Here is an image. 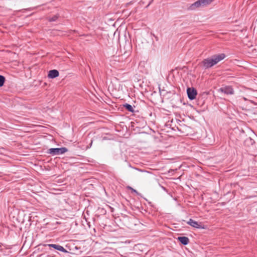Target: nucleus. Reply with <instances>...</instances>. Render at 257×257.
Here are the masks:
<instances>
[{
    "label": "nucleus",
    "mask_w": 257,
    "mask_h": 257,
    "mask_svg": "<svg viewBox=\"0 0 257 257\" xmlns=\"http://www.w3.org/2000/svg\"><path fill=\"white\" fill-rule=\"evenodd\" d=\"M225 55L223 53L214 55L210 57L204 59L200 63V65L204 69H207L214 66L218 62L224 59Z\"/></svg>",
    "instance_id": "nucleus-1"
},
{
    "label": "nucleus",
    "mask_w": 257,
    "mask_h": 257,
    "mask_svg": "<svg viewBox=\"0 0 257 257\" xmlns=\"http://www.w3.org/2000/svg\"><path fill=\"white\" fill-rule=\"evenodd\" d=\"M68 151L66 148L62 147L60 148H51L47 150V153L52 156L59 155L64 154Z\"/></svg>",
    "instance_id": "nucleus-2"
},
{
    "label": "nucleus",
    "mask_w": 257,
    "mask_h": 257,
    "mask_svg": "<svg viewBox=\"0 0 257 257\" xmlns=\"http://www.w3.org/2000/svg\"><path fill=\"white\" fill-rule=\"evenodd\" d=\"M218 92L223 93L227 95H232L234 91L233 88L231 86H225L222 87L217 90Z\"/></svg>",
    "instance_id": "nucleus-3"
},
{
    "label": "nucleus",
    "mask_w": 257,
    "mask_h": 257,
    "mask_svg": "<svg viewBox=\"0 0 257 257\" xmlns=\"http://www.w3.org/2000/svg\"><path fill=\"white\" fill-rule=\"evenodd\" d=\"M187 93L189 99L193 100L197 94V90L193 87H188L187 89Z\"/></svg>",
    "instance_id": "nucleus-4"
},
{
    "label": "nucleus",
    "mask_w": 257,
    "mask_h": 257,
    "mask_svg": "<svg viewBox=\"0 0 257 257\" xmlns=\"http://www.w3.org/2000/svg\"><path fill=\"white\" fill-rule=\"evenodd\" d=\"M187 224L196 228H204V227L202 226L200 223H199L192 219H190L187 222Z\"/></svg>",
    "instance_id": "nucleus-5"
},
{
    "label": "nucleus",
    "mask_w": 257,
    "mask_h": 257,
    "mask_svg": "<svg viewBox=\"0 0 257 257\" xmlns=\"http://www.w3.org/2000/svg\"><path fill=\"white\" fill-rule=\"evenodd\" d=\"M201 6H204L205 5H204L202 0H198L190 6V9L192 10H195L196 8H199Z\"/></svg>",
    "instance_id": "nucleus-6"
},
{
    "label": "nucleus",
    "mask_w": 257,
    "mask_h": 257,
    "mask_svg": "<svg viewBox=\"0 0 257 257\" xmlns=\"http://www.w3.org/2000/svg\"><path fill=\"white\" fill-rule=\"evenodd\" d=\"M48 76L50 78H55L59 76V72L55 69L51 70L49 71Z\"/></svg>",
    "instance_id": "nucleus-7"
},
{
    "label": "nucleus",
    "mask_w": 257,
    "mask_h": 257,
    "mask_svg": "<svg viewBox=\"0 0 257 257\" xmlns=\"http://www.w3.org/2000/svg\"><path fill=\"white\" fill-rule=\"evenodd\" d=\"M178 240L183 245H187L189 242V238L186 236H179Z\"/></svg>",
    "instance_id": "nucleus-8"
},
{
    "label": "nucleus",
    "mask_w": 257,
    "mask_h": 257,
    "mask_svg": "<svg viewBox=\"0 0 257 257\" xmlns=\"http://www.w3.org/2000/svg\"><path fill=\"white\" fill-rule=\"evenodd\" d=\"M123 107L128 111L131 112H134V109L133 107L130 104L125 103L123 104Z\"/></svg>",
    "instance_id": "nucleus-9"
},
{
    "label": "nucleus",
    "mask_w": 257,
    "mask_h": 257,
    "mask_svg": "<svg viewBox=\"0 0 257 257\" xmlns=\"http://www.w3.org/2000/svg\"><path fill=\"white\" fill-rule=\"evenodd\" d=\"M5 80V77L3 75H0V87L4 85Z\"/></svg>",
    "instance_id": "nucleus-10"
},
{
    "label": "nucleus",
    "mask_w": 257,
    "mask_h": 257,
    "mask_svg": "<svg viewBox=\"0 0 257 257\" xmlns=\"http://www.w3.org/2000/svg\"><path fill=\"white\" fill-rule=\"evenodd\" d=\"M47 245H48V246H49L50 247H53V248H54L56 250H58L59 247L60 246V245L56 244H48Z\"/></svg>",
    "instance_id": "nucleus-11"
},
{
    "label": "nucleus",
    "mask_w": 257,
    "mask_h": 257,
    "mask_svg": "<svg viewBox=\"0 0 257 257\" xmlns=\"http://www.w3.org/2000/svg\"><path fill=\"white\" fill-rule=\"evenodd\" d=\"M58 18V16L57 15H55L53 17L50 18L49 19V21L50 22H55L56 21Z\"/></svg>",
    "instance_id": "nucleus-12"
},
{
    "label": "nucleus",
    "mask_w": 257,
    "mask_h": 257,
    "mask_svg": "<svg viewBox=\"0 0 257 257\" xmlns=\"http://www.w3.org/2000/svg\"><path fill=\"white\" fill-rule=\"evenodd\" d=\"M58 250L62 252H64V253L68 252L67 250L65 248H64L62 246H61L60 245L59 247V249Z\"/></svg>",
    "instance_id": "nucleus-13"
},
{
    "label": "nucleus",
    "mask_w": 257,
    "mask_h": 257,
    "mask_svg": "<svg viewBox=\"0 0 257 257\" xmlns=\"http://www.w3.org/2000/svg\"><path fill=\"white\" fill-rule=\"evenodd\" d=\"M213 0H202L203 2V4L205 6H206L209 4H210Z\"/></svg>",
    "instance_id": "nucleus-14"
},
{
    "label": "nucleus",
    "mask_w": 257,
    "mask_h": 257,
    "mask_svg": "<svg viewBox=\"0 0 257 257\" xmlns=\"http://www.w3.org/2000/svg\"><path fill=\"white\" fill-rule=\"evenodd\" d=\"M128 188H129L130 189H131L132 190V192H135V193H136L137 194H139L136 190L133 189V188H132L131 187H129Z\"/></svg>",
    "instance_id": "nucleus-15"
},
{
    "label": "nucleus",
    "mask_w": 257,
    "mask_h": 257,
    "mask_svg": "<svg viewBox=\"0 0 257 257\" xmlns=\"http://www.w3.org/2000/svg\"><path fill=\"white\" fill-rule=\"evenodd\" d=\"M154 1V0H151V1L150 2V3H149V4L148 5V6H147V7H148L151 4V3H153V2Z\"/></svg>",
    "instance_id": "nucleus-16"
},
{
    "label": "nucleus",
    "mask_w": 257,
    "mask_h": 257,
    "mask_svg": "<svg viewBox=\"0 0 257 257\" xmlns=\"http://www.w3.org/2000/svg\"><path fill=\"white\" fill-rule=\"evenodd\" d=\"M248 139L251 142V144H252V143H254V141L251 138H249Z\"/></svg>",
    "instance_id": "nucleus-17"
},
{
    "label": "nucleus",
    "mask_w": 257,
    "mask_h": 257,
    "mask_svg": "<svg viewBox=\"0 0 257 257\" xmlns=\"http://www.w3.org/2000/svg\"><path fill=\"white\" fill-rule=\"evenodd\" d=\"M92 144V141L91 142V144H90L91 146Z\"/></svg>",
    "instance_id": "nucleus-18"
}]
</instances>
